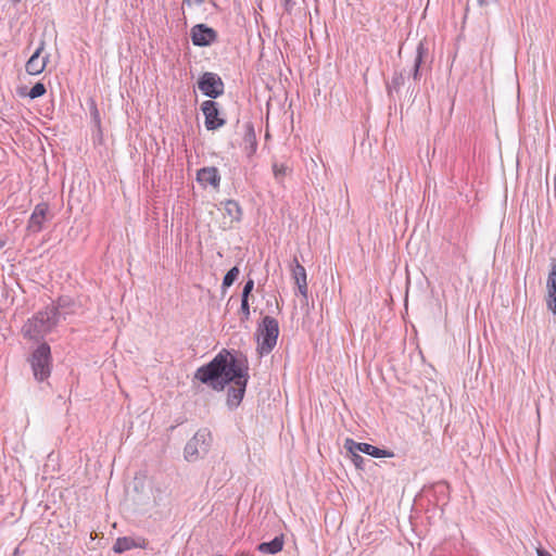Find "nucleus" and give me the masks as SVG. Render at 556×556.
<instances>
[{
    "label": "nucleus",
    "mask_w": 556,
    "mask_h": 556,
    "mask_svg": "<svg viewBox=\"0 0 556 556\" xmlns=\"http://www.w3.org/2000/svg\"><path fill=\"white\" fill-rule=\"evenodd\" d=\"M283 548V536H275L269 542H263L257 545V551L264 554L275 555Z\"/></svg>",
    "instance_id": "obj_18"
},
{
    "label": "nucleus",
    "mask_w": 556,
    "mask_h": 556,
    "mask_svg": "<svg viewBox=\"0 0 556 556\" xmlns=\"http://www.w3.org/2000/svg\"><path fill=\"white\" fill-rule=\"evenodd\" d=\"M75 301L70 295H61L58 298L55 304L48 306V308H55V317L58 320L63 315L74 313Z\"/></svg>",
    "instance_id": "obj_17"
},
{
    "label": "nucleus",
    "mask_w": 556,
    "mask_h": 556,
    "mask_svg": "<svg viewBox=\"0 0 556 556\" xmlns=\"http://www.w3.org/2000/svg\"><path fill=\"white\" fill-rule=\"evenodd\" d=\"M45 45L43 40L40 41L38 48L26 62L25 70L29 75H39L45 71L49 60V54L41 56V53L45 50Z\"/></svg>",
    "instance_id": "obj_12"
},
{
    "label": "nucleus",
    "mask_w": 556,
    "mask_h": 556,
    "mask_svg": "<svg viewBox=\"0 0 556 556\" xmlns=\"http://www.w3.org/2000/svg\"><path fill=\"white\" fill-rule=\"evenodd\" d=\"M240 270L237 266L230 268L223 278L222 289L225 292L238 279Z\"/></svg>",
    "instance_id": "obj_22"
},
{
    "label": "nucleus",
    "mask_w": 556,
    "mask_h": 556,
    "mask_svg": "<svg viewBox=\"0 0 556 556\" xmlns=\"http://www.w3.org/2000/svg\"><path fill=\"white\" fill-rule=\"evenodd\" d=\"M12 556H23V553L20 551L18 547H16L12 554Z\"/></svg>",
    "instance_id": "obj_31"
},
{
    "label": "nucleus",
    "mask_w": 556,
    "mask_h": 556,
    "mask_svg": "<svg viewBox=\"0 0 556 556\" xmlns=\"http://www.w3.org/2000/svg\"><path fill=\"white\" fill-rule=\"evenodd\" d=\"M47 92V88L42 83H36L29 90L28 97L30 99H37L42 97Z\"/></svg>",
    "instance_id": "obj_24"
},
{
    "label": "nucleus",
    "mask_w": 556,
    "mask_h": 556,
    "mask_svg": "<svg viewBox=\"0 0 556 556\" xmlns=\"http://www.w3.org/2000/svg\"><path fill=\"white\" fill-rule=\"evenodd\" d=\"M429 58V49L425 40L419 41L416 47V54L414 58L413 67L409 72V76L414 81L420 80L422 73L426 67L427 60Z\"/></svg>",
    "instance_id": "obj_11"
},
{
    "label": "nucleus",
    "mask_w": 556,
    "mask_h": 556,
    "mask_svg": "<svg viewBox=\"0 0 556 556\" xmlns=\"http://www.w3.org/2000/svg\"><path fill=\"white\" fill-rule=\"evenodd\" d=\"M148 544V540L144 538L121 536L116 539L112 549L116 554H122L132 548L146 549Z\"/></svg>",
    "instance_id": "obj_13"
},
{
    "label": "nucleus",
    "mask_w": 556,
    "mask_h": 556,
    "mask_svg": "<svg viewBox=\"0 0 556 556\" xmlns=\"http://www.w3.org/2000/svg\"><path fill=\"white\" fill-rule=\"evenodd\" d=\"M53 214L50 211V206L47 202L38 203L30 214L27 223V231L29 233H38L43 229L47 222L51 220Z\"/></svg>",
    "instance_id": "obj_7"
},
{
    "label": "nucleus",
    "mask_w": 556,
    "mask_h": 556,
    "mask_svg": "<svg viewBox=\"0 0 556 556\" xmlns=\"http://www.w3.org/2000/svg\"><path fill=\"white\" fill-rule=\"evenodd\" d=\"M546 289V306L554 315H556V262L552 264L548 273Z\"/></svg>",
    "instance_id": "obj_16"
},
{
    "label": "nucleus",
    "mask_w": 556,
    "mask_h": 556,
    "mask_svg": "<svg viewBox=\"0 0 556 556\" xmlns=\"http://www.w3.org/2000/svg\"><path fill=\"white\" fill-rule=\"evenodd\" d=\"M291 172V169L283 163L275 162L273 164V173L276 181L282 184L285 177Z\"/></svg>",
    "instance_id": "obj_23"
},
{
    "label": "nucleus",
    "mask_w": 556,
    "mask_h": 556,
    "mask_svg": "<svg viewBox=\"0 0 556 556\" xmlns=\"http://www.w3.org/2000/svg\"><path fill=\"white\" fill-rule=\"evenodd\" d=\"M249 378L248 359L238 358L224 349L211 362L195 370L193 381L198 380L217 392L233 383L227 391V405L235 409L243 400Z\"/></svg>",
    "instance_id": "obj_1"
},
{
    "label": "nucleus",
    "mask_w": 556,
    "mask_h": 556,
    "mask_svg": "<svg viewBox=\"0 0 556 556\" xmlns=\"http://www.w3.org/2000/svg\"><path fill=\"white\" fill-rule=\"evenodd\" d=\"M54 312L55 308H48L47 306L43 311L36 313L24 324L22 328L23 336L36 341L43 339L59 323Z\"/></svg>",
    "instance_id": "obj_2"
},
{
    "label": "nucleus",
    "mask_w": 556,
    "mask_h": 556,
    "mask_svg": "<svg viewBox=\"0 0 556 556\" xmlns=\"http://www.w3.org/2000/svg\"><path fill=\"white\" fill-rule=\"evenodd\" d=\"M13 3H18L21 0H11Z\"/></svg>",
    "instance_id": "obj_33"
},
{
    "label": "nucleus",
    "mask_w": 556,
    "mask_h": 556,
    "mask_svg": "<svg viewBox=\"0 0 556 556\" xmlns=\"http://www.w3.org/2000/svg\"><path fill=\"white\" fill-rule=\"evenodd\" d=\"M91 115H92L93 121L99 125L100 124V114H99V111H98L96 104H93V106H92Z\"/></svg>",
    "instance_id": "obj_28"
},
{
    "label": "nucleus",
    "mask_w": 556,
    "mask_h": 556,
    "mask_svg": "<svg viewBox=\"0 0 556 556\" xmlns=\"http://www.w3.org/2000/svg\"><path fill=\"white\" fill-rule=\"evenodd\" d=\"M28 362L30 364L34 377L41 382L51 375L52 356L51 349L47 342H41L30 354Z\"/></svg>",
    "instance_id": "obj_3"
},
{
    "label": "nucleus",
    "mask_w": 556,
    "mask_h": 556,
    "mask_svg": "<svg viewBox=\"0 0 556 556\" xmlns=\"http://www.w3.org/2000/svg\"><path fill=\"white\" fill-rule=\"evenodd\" d=\"M348 452L351 454V459H352L353 464L355 465V467L358 469H363L365 458L358 454V451L352 448V451H348Z\"/></svg>",
    "instance_id": "obj_26"
},
{
    "label": "nucleus",
    "mask_w": 556,
    "mask_h": 556,
    "mask_svg": "<svg viewBox=\"0 0 556 556\" xmlns=\"http://www.w3.org/2000/svg\"><path fill=\"white\" fill-rule=\"evenodd\" d=\"M240 319L241 321H247L250 319V304L249 300H242L241 299V306H240Z\"/></svg>",
    "instance_id": "obj_25"
},
{
    "label": "nucleus",
    "mask_w": 556,
    "mask_h": 556,
    "mask_svg": "<svg viewBox=\"0 0 556 556\" xmlns=\"http://www.w3.org/2000/svg\"><path fill=\"white\" fill-rule=\"evenodd\" d=\"M404 83L405 77L403 72L394 71L391 80L387 83V93L389 98H392L394 92L399 93Z\"/></svg>",
    "instance_id": "obj_20"
},
{
    "label": "nucleus",
    "mask_w": 556,
    "mask_h": 556,
    "mask_svg": "<svg viewBox=\"0 0 556 556\" xmlns=\"http://www.w3.org/2000/svg\"><path fill=\"white\" fill-rule=\"evenodd\" d=\"M224 206L226 214L230 217L231 222H240L242 217V208L240 204L235 200H226L220 202Z\"/></svg>",
    "instance_id": "obj_21"
},
{
    "label": "nucleus",
    "mask_w": 556,
    "mask_h": 556,
    "mask_svg": "<svg viewBox=\"0 0 556 556\" xmlns=\"http://www.w3.org/2000/svg\"><path fill=\"white\" fill-rule=\"evenodd\" d=\"M258 330L262 338L258 340L257 351L261 355H267L277 344L279 336L278 320L271 316H265Z\"/></svg>",
    "instance_id": "obj_5"
},
{
    "label": "nucleus",
    "mask_w": 556,
    "mask_h": 556,
    "mask_svg": "<svg viewBox=\"0 0 556 556\" xmlns=\"http://www.w3.org/2000/svg\"><path fill=\"white\" fill-rule=\"evenodd\" d=\"M212 444V434L208 429L203 428L187 442L184 448L185 459L193 463L203 457L210 451Z\"/></svg>",
    "instance_id": "obj_4"
},
{
    "label": "nucleus",
    "mask_w": 556,
    "mask_h": 556,
    "mask_svg": "<svg viewBox=\"0 0 556 556\" xmlns=\"http://www.w3.org/2000/svg\"><path fill=\"white\" fill-rule=\"evenodd\" d=\"M198 87L201 92L211 98V100L220 97L225 91L223 79L216 73L212 72H205L200 76Z\"/></svg>",
    "instance_id": "obj_6"
},
{
    "label": "nucleus",
    "mask_w": 556,
    "mask_h": 556,
    "mask_svg": "<svg viewBox=\"0 0 556 556\" xmlns=\"http://www.w3.org/2000/svg\"><path fill=\"white\" fill-rule=\"evenodd\" d=\"M289 4H290V0H285V5H286L287 10H290Z\"/></svg>",
    "instance_id": "obj_32"
},
{
    "label": "nucleus",
    "mask_w": 556,
    "mask_h": 556,
    "mask_svg": "<svg viewBox=\"0 0 556 556\" xmlns=\"http://www.w3.org/2000/svg\"><path fill=\"white\" fill-rule=\"evenodd\" d=\"M344 447L348 451H352V448L357 450L358 452L372 456L375 458H391L394 456V453L390 450L379 448L369 443L355 442L353 439H346L344 442Z\"/></svg>",
    "instance_id": "obj_10"
},
{
    "label": "nucleus",
    "mask_w": 556,
    "mask_h": 556,
    "mask_svg": "<svg viewBox=\"0 0 556 556\" xmlns=\"http://www.w3.org/2000/svg\"><path fill=\"white\" fill-rule=\"evenodd\" d=\"M244 129L245 132L243 141L245 143V149L248 150V155L251 156L252 154L255 153L257 148L256 135L252 123H247L244 125Z\"/></svg>",
    "instance_id": "obj_19"
},
{
    "label": "nucleus",
    "mask_w": 556,
    "mask_h": 556,
    "mask_svg": "<svg viewBox=\"0 0 556 556\" xmlns=\"http://www.w3.org/2000/svg\"><path fill=\"white\" fill-rule=\"evenodd\" d=\"M292 277L294 279L295 285L298 286L299 293L307 299V281H306V270L304 266H302L296 257H294L292 265Z\"/></svg>",
    "instance_id": "obj_15"
},
{
    "label": "nucleus",
    "mask_w": 556,
    "mask_h": 556,
    "mask_svg": "<svg viewBox=\"0 0 556 556\" xmlns=\"http://www.w3.org/2000/svg\"><path fill=\"white\" fill-rule=\"evenodd\" d=\"M190 38L197 47H208L217 41V31L206 24H197L190 29Z\"/></svg>",
    "instance_id": "obj_9"
},
{
    "label": "nucleus",
    "mask_w": 556,
    "mask_h": 556,
    "mask_svg": "<svg viewBox=\"0 0 556 556\" xmlns=\"http://www.w3.org/2000/svg\"><path fill=\"white\" fill-rule=\"evenodd\" d=\"M197 180L204 187L210 185L217 189L220 185V175L214 166L202 167L197 173Z\"/></svg>",
    "instance_id": "obj_14"
},
{
    "label": "nucleus",
    "mask_w": 556,
    "mask_h": 556,
    "mask_svg": "<svg viewBox=\"0 0 556 556\" xmlns=\"http://www.w3.org/2000/svg\"><path fill=\"white\" fill-rule=\"evenodd\" d=\"M536 553H538V556H553L549 552H547L546 549H543V548H539Z\"/></svg>",
    "instance_id": "obj_29"
},
{
    "label": "nucleus",
    "mask_w": 556,
    "mask_h": 556,
    "mask_svg": "<svg viewBox=\"0 0 556 556\" xmlns=\"http://www.w3.org/2000/svg\"><path fill=\"white\" fill-rule=\"evenodd\" d=\"M184 2L188 3L189 5H191L192 3L200 5L204 2V0H184Z\"/></svg>",
    "instance_id": "obj_30"
},
{
    "label": "nucleus",
    "mask_w": 556,
    "mask_h": 556,
    "mask_svg": "<svg viewBox=\"0 0 556 556\" xmlns=\"http://www.w3.org/2000/svg\"><path fill=\"white\" fill-rule=\"evenodd\" d=\"M201 111L205 117L204 125L207 130H217L226 124V119L220 115L219 104L214 100L202 102Z\"/></svg>",
    "instance_id": "obj_8"
},
{
    "label": "nucleus",
    "mask_w": 556,
    "mask_h": 556,
    "mask_svg": "<svg viewBox=\"0 0 556 556\" xmlns=\"http://www.w3.org/2000/svg\"><path fill=\"white\" fill-rule=\"evenodd\" d=\"M253 289H254V280L252 278H249L243 286L241 299L249 300V296L251 295Z\"/></svg>",
    "instance_id": "obj_27"
}]
</instances>
